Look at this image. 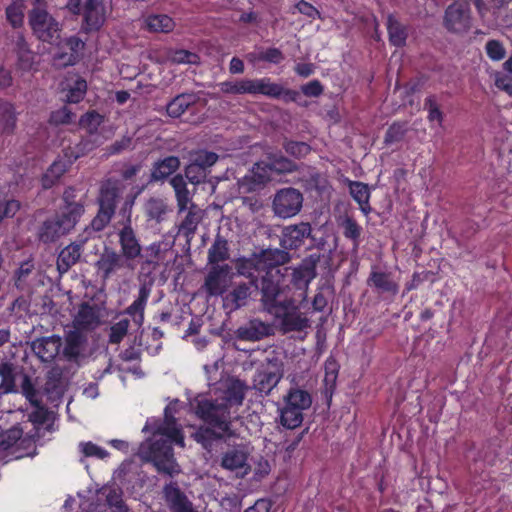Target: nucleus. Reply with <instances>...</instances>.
Here are the masks:
<instances>
[{"label": "nucleus", "instance_id": "nucleus-45", "mask_svg": "<svg viewBox=\"0 0 512 512\" xmlns=\"http://www.w3.org/2000/svg\"><path fill=\"white\" fill-rule=\"evenodd\" d=\"M16 113L13 105L8 102H0V133L10 134L16 126Z\"/></svg>", "mask_w": 512, "mask_h": 512}, {"label": "nucleus", "instance_id": "nucleus-16", "mask_svg": "<svg viewBox=\"0 0 512 512\" xmlns=\"http://www.w3.org/2000/svg\"><path fill=\"white\" fill-rule=\"evenodd\" d=\"M63 341L58 335L39 337L31 341L32 353L42 363L51 365L60 354Z\"/></svg>", "mask_w": 512, "mask_h": 512}, {"label": "nucleus", "instance_id": "nucleus-44", "mask_svg": "<svg viewBox=\"0 0 512 512\" xmlns=\"http://www.w3.org/2000/svg\"><path fill=\"white\" fill-rule=\"evenodd\" d=\"M20 373V367L11 362H3L0 364V384L1 393H9L14 391L15 378Z\"/></svg>", "mask_w": 512, "mask_h": 512}, {"label": "nucleus", "instance_id": "nucleus-35", "mask_svg": "<svg viewBox=\"0 0 512 512\" xmlns=\"http://www.w3.org/2000/svg\"><path fill=\"white\" fill-rule=\"evenodd\" d=\"M170 185L175 192L178 213L180 214L186 211L187 207L193 203L192 197L181 174L173 176L170 180Z\"/></svg>", "mask_w": 512, "mask_h": 512}, {"label": "nucleus", "instance_id": "nucleus-53", "mask_svg": "<svg viewBox=\"0 0 512 512\" xmlns=\"http://www.w3.org/2000/svg\"><path fill=\"white\" fill-rule=\"evenodd\" d=\"M249 283H240L230 292L228 298L233 302L236 308H240L246 304L247 299L251 294V287Z\"/></svg>", "mask_w": 512, "mask_h": 512}, {"label": "nucleus", "instance_id": "nucleus-55", "mask_svg": "<svg viewBox=\"0 0 512 512\" xmlns=\"http://www.w3.org/2000/svg\"><path fill=\"white\" fill-rule=\"evenodd\" d=\"M129 327L130 320L128 318H122L114 323L109 330V343L119 344L127 335Z\"/></svg>", "mask_w": 512, "mask_h": 512}, {"label": "nucleus", "instance_id": "nucleus-38", "mask_svg": "<svg viewBox=\"0 0 512 512\" xmlns=\"http://www.w3.org/2000/svg\"><path fill=\"white\" fill-rule=\"evenodd\" d=\"M386 26L390 43L396 47L404 46L408 37L407 27L401 24L392 14L387 16Z\"/></svg>", "mask_w": 512, "mask_h": 512}, {"label": "nucleus", "instance_id": "nucleus-7", "mask_svg": "<svg viewBox=\"0 0 512 512\" xmlns=\"http://www.w3.org/2000/svg\"><path fill=\"white\" fill-rule=\"evenodd\" d=\"M304 195L294 187L276 190L271 200L273 215L279 219H290L297 216L303 209Z\"/></svg>", "mask_w": 512, "mask_h": 512}, {"label": "nucleus", "instance_id": "nucleus-4", "mask_svg": "<svg viewBox=\"0 0 512 512\" xmlns=\"http://www.w3.org/2000/svg\"><path fill=\"white\" fill-rule=\"evenodd\" d=\"M124 188V185L116 180H107L101 185L97 200L99 208L88 225L90 230L98 233L107 227L116 213V207L122 198Z\"/></svg>", "mask_w": 512, "mask_h": 512}, {"label": "nucleus", "instance_id": "nucleus-56", "mask_svg": "<svg viewBox=\"0 0 512 512\" xmlns=\"http://www.w3.org/2000/svg\"><path fill=\"white\" fill-rule=\"evenodd\" d=\"M103 121L104 117L98 112L92 110L81 116L79 125L86 129L90 134H93L98 130Z\"/></svg>", "mask_w": 512, "mask_h": 512}, {"label": "nucleus", "instance_id": "nucleus-47", "mask_svg": "<svg viewBox=\"0 0 512 512\" xmlns=\"http://www.w3.org/2000/svg\"><path fill=\"white\" fill-rule=\"evenodd\" d=\"M302 187L306 191H317L318 193H324L328 188V180L327 178L315 171L308 173L307 175H303L299 179Z\"/></svg>", "mask_w": 512, "mask_h": 512}, {"label": "nucleus", "instance_id": "nucleus-40", "mask_svg": "<svg viewBox=\"0 0 512 512\" xmlns=\"http://www.w3.org/2000/svg\"><path fill=\"white\" fill-rule=\"evenodd\" d=\"M302 410L284 403L283 407L279 408V423L286 429H296L303 422Z\"/></svg>", "mask_w": 512, "mask_h": 512}, {"label": "nucleus", "instance_id": "nucleus-46", "mask_svg": "<svg viewBox=\"0 0 512 512\" xmlns=\"http://www.w3.org/2000/svg\"><path fill=\"white\" fill-rule=\"evenodd\" d=\"M68 170L66 161L56 160L47 169L45 174L42 176L41 183L44 189L51 188L61 176Z\"/></svg>", "mask_w": 512, "mask_h": 512}, {"label": "nucleus", "instance_id": "nucleus-23", "mask_svg": "<svg viewBox=\"0 0 512 512\" xmlns=\"http://www.w3.org/2000/svg\"><path fill=\"white\" fill-rule=\"evenodd\" d=\"M249 390L250 386L245 381L237 377H230L223 384L220 399L225 401L229 408L233 406L239 407L243 404L246 393Z\"/></svg>", "mask_w": 512, "mask_h": 512}, {"label": "nucleus", "instance_id": "nucleus-64", "mask_svg": "<svg viewBox=\"0 0 512 512\" xmlns=\"http://www.w3.org/2000/svg\"><path fill=\"white\" fill-rule=\"evenodd\" d=\"M424 108L428 110V120L437 121L439 125L443 121V113L441 112L435 96H429L425 99Z\"/></svg>", "mask_w": 512, "mask_h": 512}, {"label": "nucleus", "instance_id": "nucleus-21", "mask_svg": "<svg viewBox=\"0 0 512 512\" xmlns=\"http://www.w3.org/2000/svg\"><path fill=\"white\" fill-rule=\"evenodd\" d=\"M20 387L25 398L37 408V410L30 415L31 420L39 425L45 424L49 420V413L41 407V393L36 389L32 379L27 374L22 375Z\"/></svg>", "mask_w": 512, "mask_h": 512}, {"label": "nucleus", "instance_id": "nucleus-17", "mask_svg": "<svg viewBox=\"0 0 512 512\" xmlns=\"http://www.w3.org/2000/svg\"><path fill=\"white\" fill-rule=\"evenodd\" d=\"M268 168L264 162L255 163L248 173L237 182L239 193L248 194L263 189L271 181Z\"/></svg>", "mask_w": 512, "mask_h": 512}, {"label": "nucleus", "instance_id": "nucleus-18", "mask_svg": "<svg viewBox=\"0 0 512 512\" xmlns=\"http://www.w3.org/2000/svg\"><path fill=\"white\" fill-rule=\"evenodd\" d=\"M273 334L274 329L271 324L254 318L240 325L234 331V338L238 341L257 342Z\"/></svg>", "mask_w": 512, "mask_h": 512}, {"label": "nucleus", "instance_id": "nucleus-58", "mask_svg": "<svg viewBox=\"0 0 512 512\" xmlns=\"http://www.w3.org/2000/svg\"><path fill=\"white\" fill-rule=\"evenodd\" d=\"M407 132V124L405 122L393 123L386 131L384 137L385 144H392L401 141Z\"/></svg>", "mask_w": 512, "mask_h": 512}, {"label": "nucleus", "instance_id": "nucleus-59", "mask_svg": "<svg viewBox=\"0 0 512 512\" xmlns=\"http://www.w3.org/2000/svg\"><path fill=\"white\" fill-rule=\"evenodd\" d=\"M282 146L287 154L295 158H302L310 152V146L305 142L285 139Z\"/></svg>", "mask_w": 512, "mask_h": 512}, {"label": "nucleus", "instance_id": "nucleus-29", "mask_svg": "<svg viewBox=\"0 0 512 512\" xmlns=\"http://www.w3.org/2000/svg\"><path fill=\"white\" fill-rule=\"evenodd\" d=\"M196 93H181L175 96L167 105V115L172 118H179L199 101Z\"/></svg>", "mask_w": 512, "mask_h": 512}, {"label": "nucleus", "instance_id": "nucleus-39", "mask_svg": "<svg viewBox=\"0 0 512 512\" xmlns=\"http://www.w3.org/2000/svg\"><path fill=\"white\" fill-rule=\"evenodd\" d=\"M285 250L286 249L264 250L258 259V264H263V266L269 268V270L276 271V267L283 265L290 260V255Z\"/></svg>", "mask_w": 512, "mask_h": 512}, {"label": "nucleus", "instance_id": "nucleus-36", "mask_svg": "<svg viewBox=\"0 0 512 512\" xmlns=\"http://www.w3.org/2000/svg\"><path fill=\"white\" fill-rule=\"evenodd\" d=\"M369 286L374 287L378 293H398V284L394 282L388 273L372 271L367 280Z\"/></svg>", "mask_w": 512, "mask_h": 512}, {"label": "nucleus", "instance_id": "nucleus-6", "mask_svg": "<svg viewBox=\"0 0 512 512\" xmlns=\"http://www.w3.org/2000/svg\"><path fill=\"white\" fill-rule=\"evenodd\" d=\"M79 210L65 211L59 208L55 215L45 220L39 229V239L52 243L69 234L80 220Z\"/></svg>", "mask_w": 512, "mask_h": 512}, {"label": "nucleus", "instance_id": "nucleus-20", "mask_svg": "<svg viewBox=\"0 0 512 512\" xmlns=\"http://www.w3.org/2000/svg\"><path fill=\"white\" fill-rule=\"evenodd\" d=\"M312 227L309 222H299L283 228L280 244L283 249L293 250L301 247L306 238H312Z\"/></svg>", "mask_w": 512, "mask_h": 512}, {"label": "nucleus", "instance_id": "nucleus-26", "mask_svg": "<svg viewBox=\"0 0 512 512\" xmlns=\"http://www.w3.org/2000/svg\"><path fill=\"white\" fill-rule=\"evenodd\" d=\"M75 330H93L100 324L99 309L95 305L83 303L73 320Z\"/></svg>", "mask_w": 512, "mask_h": 512}, {"label": "nucleus", "instance_id": "nucleus-19", "mask_svg": "<svg viewBox=\"0 0 512 512\" xmlns=\"http://www.w3.org/2000/svg\"><path fill=\"white\" fill-rule=\"evenodd\" d=\"M249 453L242 445H237L222 454L220 466L228 471L236 472L237 476L244 477L250 472L248 464Z\"/></svg>", "mask_w": 512, "mask_h": 512}, {"label": "nucleus", "instance_id": "nucleus-51", "mask_svg": "<svg viewBox=\"0 0 512 512\" xmlns=\"http://www.w3.org/2000/svg\"><path fill=\"white\" fill-rule=\"evenodd\" d=\"M340 226L343 229V235L346 238L352 240L355 246H358L362 233V227L356 222V220L346 216L341 221Z\"/></svg>", "mask_w": 512, "mask_h": 512}, {"label": "nucleus", "instance_id": "nucleus-8", "mask_svg": "<svg viewBox=\"0 0 512 512\" xmlns=\"http://www.w3.org/2000/svg\"><path fill=\"white\" fill-rule=\"evenodd\" d=\"M270 314L279 320L283 333L300 332L310 326L309 319L299 310L292 298L283 299L280 306Z\"/></svg>", "mask_w": 512, "mask_h": 512}, {"label": "nucleus", "instance_id": "nucleus-34", "mask_svg": "<svg viewBox=\"0 0 512 512\" xmlns=\"http://www.w3.org/2000/svg\"><path fill=\"white\" fill-rule=\"evenodd\" d=\"M351 197L358 203L360 210L368 215L371 212L370 189L366 183L347 180Z\"/></svg>", "mask_w": 512, "mask_h": 512}, {"label": "nucleus", "instance_id": "nucleus-43", "mask_svg": "<svg viewBox=\"0 0 512 512\" xmlns=\"http://www.w3.org/2000/svg\"><path fill=\"white\" fill-rule=\"evenodd\" d=\"M145 27L153 33H169L175 27V22L166 14L149 15L145 18Z\"/></svg>", "mask_w": 512, "mask_h": 512}, {"label": "nucleus", "instance_id": "nucleus-22", "mask_svg": "<svg viewBox=\"0 0 512 512\" xmlns=\"http://www.w3.org/2000/svg\"><path fill=\"white\" fill-rule=\"evenodd\" d=\"M163 496L171 512H197L193 503L175 482H170L163 487Z\"/></svg>", "mask_w": 512, "mask_h": 512}, {"label": "nucleus", "instance_id": "nucleus-12", "mask_svg": "<svg viewBox=\"0 0 512 512\" xmlns=\"http://www.w3.org/2000/svg\"><path fill=\"white\" fill-rule=\"evenodd\" d=\"M267 362L272 367L258 369L250 387L262 396H268L283 377L282 363L277 358H268Z\"/></svg>", "mask_w": 512, "mask_h": 512}, {"label": "nucleus", "instance_id": "nucleus-14", "mask_svg": "<svg viewBox=\"0 0 512 512\" xmlns=\"http://www.w3.org/2000/svg\"><path fill=\"white\" fill-rule=\"evenodd\" d=\"M62 347V356L68 362L80 365L88 356V338L81 331L67 332Z\"/></svg>", "mask_w": 512, "mask_h": 512}, {"label": "nucleus", "instance_id": "nucleus-11", "mask_svg": "<svg viewBox=\"0 0 512 512\" xmlns=\"http://www.w3.org/2000/svg\"><path fill=\"white\" fill-rule=\"evenodd\" d=\"M234 275L232 267L228 264L211 266L202 289L210 297L222 296L231 287Z\"/></svg>", "mask_w": 512, "mask_h": 512}, {"label": "nucleus", "instance_id": "nucleus-61", "mask_svg": "<svg viewBox=\"0 0 512 512\" xmlns=\"http://www.w3.org/2000/svg\"><path fill=\"white\" fill-rule=\"evenodd\" d=\"M87 91V83L84 79L78 78L73 86L70 87L67 93V101L69 103H78L80 102Z\"/></svg>", "mask_w": 512, "mask_h": 512}, {"label": "nucleus", "instance_id": "nucleus-62", "mask_svg": "<svg viewBox=\"0 0 512 512\" xmlns=\"http://www.w3.org/2000/svg\"><path fill=\"white\" fill-rule=\"evenodd\" d=\"M79 449L85 457L105 459L109 456V452L107 450L90 441L81 442L79 444Z\"/></svg>", "mask_w": 512, "mask_h": 512}, {"label": "nucleus", "instance_id": "nucleus-13", "mask_svg": "<svg viewBox=\"0 0 512 512\" xmlns=\"http://www.w3.org/2000/svg\"><path fill=\"white\" fill-rule=\"evenodd\" d=\"M96 232L90 230L86 226L82 233L77 237V240L61 250L57 258V270L60 274L68 272V270L75 265L82 254L83 245L94 236Z\"/></svg>", "mask_w": 512, "mask_h": 512}, {"label": "nucleus", "instance_id": "nucleus-54", "mask_svg": "<svg viewBox=\"0 0 512 512\" xmlns=\"http://www.w3.org/2000/svg\"><path fill=\"white\" fill-rule=\"evenodd\" d=\"M62 202H63V205L60 207V209H62V210H65V211L79 210L80 217L85 212L83 202L78 201L76 199L75 189L72 187L65 189L63 196H62Z\"/></svg>", "mask_w": 512, "mask_h": 512}, {"label": "nucleus", "instance_id": "nucleus-31", "mask_svg": "<svg viewBox=\"0 0 512 512\" xmlns=\"http://www.w3.org/2000/svg\"><path fill=\"white\" fill-rule=\"evenodd\" d=\"M143 210L147 221H154L158 224L163 222L170 212L167 202L160 197L148 198L143 205Z\"/></svg>", "mask_w": 512, "mask_h": 512}, {"label": "nucleus", "instance_id": "nucleus-57", "mask_svg": "<svg viewBox=\"0 0 512 512\" xmlns=\"http://www.w3.org/2000/svg\"><path fill=\"white\" fill-rule=\"evenodd\" d=\"M33 270L34 264L32 261L23 262L15 272L14 285L20 290H25L27 288L28 278Z\"/></svg>", "mask_w": 512, "mask_h": 512}, {"label": "nucleus", "instance_id": "nucleus-49", "mask_svg": "<svg viewBox=\"0 0 512 512\" xmlns=\"http://www.w3.org/2000/svg\"><path fill=\"white\" fill-rule=\"evenodd\" d=\"M316 277V271L309 270L302 264L294 269L292 273V283L298 289L304 290V298L306 297V291L310 282Z\"/></svg>", "mask_w": 512, "mask_h": 512}, {"label": "nucleus", "instance_id": "nucleus-27", "mask_svg": "<svg viewBox=\"0 0 512 512\" xmlns=\"http://www.w3.org/2000/svg\"><path fill=\"white\" fill-rule=\"evenodd\" d=\"M180 167V159L177 156H167L153 163L150 174V182L166 180Z\"/></svg>", "mask_w": 512, "mask_h": 512}, {"label": "nucleus", "instance_id": "nucleus-42", "mask_svg": "<svg viewBox=\"0 0 512 512\" xmlns=\"http://www.w3.org/2000/svg\"><path fill=\"white\" fill-rule=\"evenodd\" d=\"M283 403L305 411L311 407L312 397L308 391L294 387L290 388L283 397Z\"/></svg>", "mask_w": 512, "mask_h": 512}, {"label": "nucleus", "instance_id": "nucleus-2", "mask_svg": "<svg viewBox=\"0 0 512 512\" xmlns=\"http://www.w3.org/2000/svg\"><path fill=\"white\" fill-rule=\"evenodd\" d=\"M191 406L196 416L207 424L193 433L195 441L204 449L211 451L216 441L235 435L231 429L230 408L225 401L197 396Z\"/></svg>", "mask_w": 512, "mask_h": 512}, {"label": "nucleus", "instance_id": "nucleus-50", "mask_svg": "<svg viewBox=\"0 0 512 512\" xmlns=\"http://www.w3.org/2000/svg\"><path fill=\"white\" fill-rule=\"evenodd\" d=\"M260 264H258V260L254 259H243L239 260L236 265L237 274L245 276L250 279V284L254 285L255 288H258L257 277L255 276V271H257Z\"/></svg>", "mask_w": 512, "mask_h": 512}, {"label": "nucleus", "instance_id": "nucleus-37", "mask_svg": "<svg viewBox=\"0 0 512 512\" xmlns=\"http://www.w3.org/2000/svg\"><path fill=\"white\" fill-rule=\"evenodd\" d=\"M230 257L228 241L220 236H216L214 242L208 249L207 261L211 266L220 265V262L228 260Z\"/></svg>", "mask_w": 512, "mask_h": 512}, {"label": "nucleus", "instance_id": "nucleus-24", "mask_svg": "<svg viewBox=\"0 0 512 512\" xmlns=\"http://www.w3.org/2000/svg\"><path fill=\"white\" fill-rule=\"evenodd\" d=\"M106 19L103 0H86L84 6V23L86 31L99 30Z\"/></svg>", "mask_w": 512, "mask_h": 512}, {"label": "nucleus", "instance_id": "nucleus-33", "mask_svg": "<svg viewBox=\"0 0 512 512\" xmlns=\"http://www.w3.org/2000/svg\"><path fill=\"white\" fill-rule=\"evenodd\" d=\"M65 389V380L60 367H52L46 374L44 391L49 398L55 399L62 396Z\"/></svg>", "mask_w": 512, "mask_h": 512}, {"label": "nucleus", "instance_id": "nucleus-48", "mask_svg": "<svg viewBox=\"0 0 512 512\" xmlns=\"http://www.w3.org/2000/svg\"><path fill=\"white\" fill-rule=\"evenodd\" d=\"M26 5L24 0H14L5 11L8 23L15 29L24 24V12Z\"/></svg>", "mask_w": 512, "mask_h": 512}, {"label": "nucleus", "instance_id": "nucleus-3", "mask_svg": "<svg viewBox=\"0 0 512 512\" xmlns=\"http://www.w3.org/2000/svg\"><path fill=\"white\" fill-rule=\"evenodd\" d=\"M137 195L129 194L125 197L117 214V221L114 224L120 253L131 262L142 257V246L137 232L132 226V213Z\"/></svg>", "mask_w": 512, "mask_h": 512}, {"label": "nucleus", "instance_id": "nucleus-5", "mask_svg": "<svg viewBox=\"0 0 512 512\" xmlns=\"http://www.w3.org/2000/svg\"><path fill=\"white\" fill-rule=\"evenodd\" d=\"M28 22L38 40L61 48L62 25L46 9L40 6L32 8Z\"/></svg>", "mask_w": 512, "mask_h": 512}, {"label": "nucleus", "instance_id": "nucleus-15", "mask_svg": "<svg viewBox=\"0 0 512 512\" xmlns=\"http://www.w3.org/2000/svg\"><path fill=\"white\" fill-rule=\"evenodd\" d=\"M280 271L276 270H268L266 274L262 277L260 288L262 297L261 301L264 307V310L268 313L273 312L275 309L280 306L282 300H278V297L281 294V287L279 285V277Z\"/></svg>", "mask_w": 512, "mask_h": 512}, {"label": "nucleus", "instance_id": "nucleus-63", "mask_svg": "<svg viewBox=\"0 0 512 512\" xmlns=\"http://www.w3.org/2000/svg\"><path fill=\"white\" fill-rule=\"evenodd\" d=\"M75 119V114L66 106L53 111L50 115V123L55 125L70 124Z\"/></svg>", "mask_w": 512, "mask_h": 512}, {"label": "nucleus", "instance_id": "nucleus-30", "mask_svg": "<svg viewBox=\"0 0 512 512\" xmlns=\"http://www.w3.org/2000/svg\"><path fill=\"white\" fill-rule=\"evenodd\" d=\"M185 212L186 215L179 225V233L186 238H191L204 217V211L195 203H191Z\"/></svg>", "mask_w": 512, "mask_h": 512}, {"label": "nucleus", "instance_id": "nucleus-52", "mask_svg": "<svg viewBox=\"0 0 512 512\" xmlns=\"http://www.w3.org/2000/svg\"><path fill=\"white\" fill-rule=\"evenodd\" d=\"M218 159L216 153L207 150H199L191 155V162L204 171L212 167Z\"/></svg>", "mask_w": 512, "mask_h": 512}, {"label": "nucleus", "instance_id": "nucleus-28", "mask_svg": "<svg viewBox=\"0 0 512 512\" xmlns=\"http://www.w3.org/2000/svg\"><path fill=\"white\" fill-rule=\"evenodd\" d=\"M151 293V288L147 284H142L138 291L137 298L125 310V314L132 317L134 324L140 327L144 322V310Z\"/></svg>", "mask_w": 512, "mask_h": 512}, {"label": "nucleus", "instance_id": "nucleus-32", "mask_svg": "<svg viewBox=\"0 0 512 512\" xmlns=\"http://www.w3.org/2000/svg\"><path fill=\"white\" fill-rule=\"evenodd\" d=\"M26 444L28 447L33 442L29 438H23V431L19 427H12L0 434V448L3 450L13 449V453H16L20 447Z\"/></svg>", "mask_w": 512, "mask_h": 512}, {"label": "nucleus", "instance_id": "nucleus-10", "mask_svg": "<svg viewBox=\"0 0 512 512\" xmlns=\"http://www.w3.org/2000/svg\"><path fill=\"white\" fill-rule=\"evenodd\" d=\"M98 275L103 281L110 280L122 271L134 270V265L120 252L111 247H105L95 262Z\"/></svg>", "mask_w": 512, "mask_h": 512}, {"label": "nucleus", "instance_id": "nucleus-1", "mask_svg": "<svg viewBox=\"0 0 512 512\" xmlns=\"http://www.w3.org/2000/svg\"><path fill=\"white\" fill-rule=\"evenodd\" d=\"M176 405L177 401L166 406L162 423L157 425L146 423L143 432L153 431V435L141 443L138 450V455L143 461L151 462L159 473L170 477L180 473L172 444L184 446V436L174 416Z\"/></svg>", "mask_w": 512, "mask_h": 512}, {"label": "nucleus", "instance_id": "nucleus-41", "mask_svg": "<svg viewBox=\"0 0 512 512\" xmlns=\"http://www.w3.org/2000/svg\"><path fill=\"white\" fill-rule=\"evenodd\" d=\"M267 159L268 162H264V165L268 168L270 176L272 175V172H275L276 174L290 173L295 171L297 167L293 161L281 154L268 153Z\"/></svg>", "mask_w": 512, "mask_h": 512}, {"label": "nucleus", "instance_id": "nucleus-60", "mask_svg": "<svg viewBox=\"0 0 512 512\" xmlns=\"http://www.w3.org/2000/svg\"><path fill=\"white\" fill-rule=\"evenodd\" d=\"M169 59L175 64H198L200 60L196 53L184 49L171 51Z\"/></svg>", "mask_w": 512, "mask_h": 512}, {"label": "nucleus", "instance_id": "nucleus-25", "mask_svg": "<svg viewBox=\"0 0 512 512\" xmlns=\"http://www.w3.org/2000/svg\"><path fill=\"white\" fill-rule=\"evenodd\" d=\"M245 94L264 95L271 98H279L283 92V86L274 83L270 78L247 79L245 78Z\"/></svg>", "mask_w": 512, "mask_h": 512}, {"label": "nucleus", "instance_id": "nucleus-9", "mask_svg": "<svg viewBox=\"0 0 512 512\" xmlns=\"http://www.w3.org/2000/svg\"><path fill=\"white\" fill-rule=\"evenodd\" d=\"M443 25L453 34H465L472 26L471 7L468 0H455L445 10Z\"/></svg>", "mask_w": 512, "mask_h": 512}]
</instances>
